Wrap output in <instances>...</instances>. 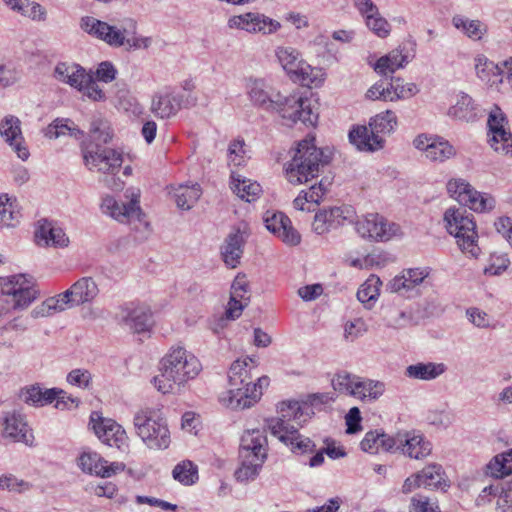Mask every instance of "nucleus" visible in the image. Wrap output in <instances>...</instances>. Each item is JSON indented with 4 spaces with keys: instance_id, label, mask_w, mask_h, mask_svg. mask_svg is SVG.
<instances>
[{
    "instance_id": "1",
    "label": "nucleus",
    "mask_w": 512,
    "mask_h": 512,
    "mask_svg": "<svg viewBox=\"0 0 512 512\" xmlns=\"http://www.w3.org/2000/svg\"><path fill=\"white\" fill-rule=\"evenodd\" d=\"M248 94L255 105L267 111L278 112L292 124L300 121L304 125L315 126L317 123L318 114L313 111L309 99L297 95H283L263 79L253 80Z\"/></svg>"
},
{
    "instance_id": "2",
    "label": "nucleus",
    "mask_w": 512,
    "mask_h": 512,
    "mask_svg": "<svg viewBox=\"0 0 512 512\" xmlns=\"http://www.w3.org/2000/svg\"><path fill=\"white\" fill-rule=\"evenodd\" d=\"M202 370L197 357L181 346L172 347L160 362V374L152 380L155 388L163 393H172L184 386Z\"/></svg>"
},
{
    "instance_id": "3",
    "label": "nucleus",
    "mask_w": 512,
    "mask_h": 512,
    "mask_svg": "<svg viewBox=\"0 0 512 512\" xmlns=\"http://www.w3.org/2000/svg\"><path fill=\"white\" fill-rule=\"evenodd\" d=\"M252 359L234 361L228 372V390L221 396V402L232 409L251 407L260 399L262 387L269 385V378L262 376L252 384L249 363Z\"/></svg>"
},
{
    "instance_id": "4",
    "label": "nucleus",
    "mask_w": 512,
    "mask_h": 512,
    "mask_svg": "<svg viewBox=\"0 0 512 512\" xmlns=\"http://www.w3.org/2000/svg\"><path fill=\"white\" fill-rule=\"evenodd\" d=\"M306 407L308 408L307 402L301 405L298 401H283L278 407L280 416L269 422L271 434L290 446L291 451L296 454L313 452L316 447L310 438L298 432V426L306 421L303 418Z\"/></svg>"
},
{
    "instance_id": "5",
    "label": "nucleus",
    "mask_w": 512,
    "mask_h": 512,
    "mask_svg": "<svg viewBox=\"0 0 512 512\" xmlns=\"http://www.w3.org/2000/svg\"><path fill=\"white\" fill-rule=\"evenodd\" d=\"M80 28L111 47L126 46L127 51L147 49L152 43L150 37L136 36L137 22L132 18H127L120 26H116L92 16H84L80 20Z\"/></svg>"
},
{
    "instance_id": "6",
    "label": "nucleus",
    "mask_w": 512,
    "mask_h": 512,
    "mask_svg": "<svg viewBox=\"0 0 512 512\" xmlns=\"http://www.w3.org/2000/svg\"><path fill=\"white\" fill-rule=\"evenodd\" d=\"M314 141L313 137L300 141L292 159L286 165V177L291 184L299 185L310 181L319 175L320 168L330 162V153L317 148Z\"/></svg>"
},
{
    "instance_id": "7",
    "label": "nucleus",
    "mask_w": 512,
    "mask_h": 512,
    "mask_svg": "<svg viewBox=\"0 0 512 512\" xmlns=\"http://www.w3.org/2000/svg\"><path fill=\"white\" fill-rule=\"evenodd\" d=\"M136 434L149 449L163 450L170 445V431L160 410L141 408L133 418Z\"/></svg>"
},
{
    "instance_id": "8",
    "label": "nucleus",
    "mask_w": 512,
    "mask_h": 512,
    "mask_svg": "<svg viewBox=\"0 0 512 512\" xmlns=\"http://www.w3.org/2000/svg\"><path fill=\"white\" fill-rule=\"evenodd\" d=\"M443 220L448 233L456 238L460 250L471 257H477L480 248L473 215L463 207H450L445 211Z\"/></svg>"
},
{
    "instance_id": "9",
    "label": "nucleus",
    "mask_w": 512,
    "mask_h": 512,
    "mask_svg": "<svg viewBox=\"0 0 512 512\" xmlns=\"http://www.w3.org/2000/svg\"><path fill=\"white\" fill-rule=\"evenodd\" d=\"M125 197L129 199L127 203L119 202L112 196L103 198L101 204L103 213L110 215L118 222L133 225L135 230H140L141 227L147 229L149 223L145 220V214L142 212L139 205V190H127Z\"/></svg>"
},
{
    "instance_id": "10",
    "label": "nucleus",
    "mask_w": 512,
    "mask_h": 512,
    "mask_svg": "<svg viewBox=\"0 0 512 512\" xmlns=\"http://www.w3.org/2000/svg\"><path fill=\"white\" fill-rule=\"evenodd\" d=\"M84 163L91 171L104 174L117 173L123 163L122 154L115 149L102 147L98 143H88L82 146Z\"/></svg>"
},
{
    "instance_id": "11",
    "label": "nucleus",
    "mask_w": 512,
    "mask_h": 512,
    "mask_svg": "<svg viewBox=\"0 0 512 512\" xmlns=\"http://www.w3.org/2000/svg\"><path fill=\"white\" fill-rule=\"evenodd\" d=\"M118 324L134 333L148 331L152 326V312L148 305L138 302H128L119 306L115 313Z\"/></svg>"
},
{
    "instance_id": "12",
    "label": "nucleus",
    "mask_w": 512,
    "mask_h": 512,
    "mask_svg": "<svg viewBox=\"0 0 512 512\" xmlns=\"http://www.w3.org/2000/svg\"><path fill=\"white\" fill-rule=\"evenodd\" d=\"M276 56L283 69L294 81H299L304 85H310L315 81L314 68L300 58V53L296 49L278 47Z\"/></svg>"
},
{
    "instance_id": "13",
    "label": "nucleus",
    "mask_w": 512,
    "mask_h": 512,
    "mask_svg": "<svg viewBox=\"0 0 512 512\" xmlns=\"http://www.w3.org/2000/svg\"><path fill=\"white\" fill-rule=\"evenodd\" d=\"M356 231L363 238L375 241H389L395 236L401 235L400 226L388 222L379 214H368L356 222Z\"/></svg>"
},
{
    "instance_id": "14",
    "label": "nucleus",
    "mask_w": 512,
    "mask_h": 512,
    "mask_svg": "<svg viewBox=\"0 0 512 512\" xmlns=\"http://www.w3.org/2000/svg\"><path fill=\"white\" fill-rule=\"evenodd\" d=\"M90 422L95 434L103 443L118 449L127 446L128 437L126 431L114 420L102 418L97 413H93Z\"/></svg>"
},
{
    "instance_id": "15",
    "label": "nucleus",
    "mask_w": 512,
    "mask_h": 512,
    "mask_svg": "<svg viewBox=\"0 0 512 512\" xmlns=\"http://www.w3.org/2000/svg\"><path fill=\"white\" fill-rule=\"evenodd\" d=\"M0 135L21 160L26 161L29 158L30 153L22 134L19 118L13 115L5 116L0 122Z\"/></svg>"
},
{
    "instance_id": "16",
    "label": "nucleus",
    "mask_w": 512,
    "mask_h": 512,
    "mask_svg": "<svg viewBox=\"0 0 512 512\" xmlns=\"http://www.w3.org/2000/svg\"><path fill=\"white\" fill-rule=\"evenodd\" d=\"M428 268H409L402 271V274L396 276L390 283L389 288L392 292L402 296L412 297L418 294V286L428 277Z\"/></svg>"
},
{
    "instance_id": "17",
    "label": "nucleus",
    "mask_w": 512,
    "mask_h": 512,
    "mask_svg": "<svg viewBox=\"0 0 512 512\" xmlns=\"http://www.w3.org/2000/svg\"><path fill=\"white\" fill-rule=\"evenodd\" d=\"M266 228L277 235L284 243L295 246L301 242L300 233L292 226L291 220L282 212H267L264 218Z\"/></svg>"
},
{
    "instance_id": "18",
    "label": "nucleus",
    "mask_w": 512,
    "mask_h": 512,
    "mask_svg": "<svg viewBox=\"0 0 512 512\" xmlns=\"http://www.w3.org/2000/svg\"><path fill=\"white\" fill-rule=\"evenodd\" d=\"M60 394H65V391L57 388L42 389L39 385H32L21 390L20 398L25 403L36 407L50 404L56 400L55 407L62 408V405L66 406V402L64 396H60Z\"/></svg>"
},
{
    "instance_id": "19",
    "label": "nucleus",
    "mask_w": 512,
    "mask_h": 512,
    "mask_svg": "<svg viewBox=\"0 0 512 512\" xmlns=\"http://www.w3.org/2000/svg\"><path fill=\"white\" fill-rule=\"evenodd\" d=\"M268 440L264 430L252 429L243 433L240 440L239 457H263L266 460Z\"/></svg>"
},
{
    "instance_id": "20",
    "label": "nucleus",
    "mask_w": 512,
    "mask_h": 512,
    "mask_svg": "<svg viewBox=\"0 0 512 512\" xmlns=\"http://www.w3.org/2000/svg\"><path fill=\"white\" fill-rule=\"evenodd\" d=\"M349 213L350 209L344 207L321 209L314 216L312 230L318 235L328 233L332 229L343 225L344 221L349 218Z\"/></svg>"
},
{
    "instance_id": "21",
    "label": "nucleus",
    "mask_w": 512,
    "mask_h": 512,
    "mask_svg": "<svg viewBox=\"0 0 512 512\" xmlns=\"http://www.w3.org/2000/svg\"><path fill=\"white\" fill-rule=\"evenodd\" d=\"M78 465L82 471L101 477H111L124 469L122 463L108 464V461L95 452H83L78 459Z\"/></svg>"
},
{
    "instance_id": "22",
    "label": "nucleus",
    "mask_w": 512,
    "mask_h": 512,
    "mask_svg": "<svg viewBox=\"0 0 512 512\" xmlns=\"http://www.w3.org/2000/svg\"><path fill=\"white\" fill-rule=\"evenodd\" d=\"M181 104L182 96L175 94L170 88H166L152 97L150 110L156 117L168 119L178 113Z\"/></svg>"
},
{
    "instance_id": "23",
    "label": "nucleus",
    "mask_w": 512,
    "mask_h": 512,
    "mask_svg": "<svg viewBox=\"0 0 512 512\" xmlns=\"http://www.w3.org/2000/svg\"><path fill=\"white\" fill-rule=\"evenodd\" d=\"M250 302V291L248 288V281L245 275H237L231 285V295L226 310V317L228 319L238 318L243 309Z\"/></svg>"
},
{
    "instance_id": "24",
    "label": "nucleus",
    "mask_w": 512,
    "mask_h": 512,
    "mask_svg": "<svg viewBox=\"0 0 512 512\" xmlns=\"http://www.w3.org/2000/svg\"><path fill=\"white\" fill-rule=\"evenodd\" d=\"M35 240L38 245L60 248L68 246L69 243V238L66 236L63 229L55 226L46 219H42L38 222V227L35 231Z\"/></svg>"
},
{
    "instance_id": "25",
    "label": "nucleus",
    "mask_w": 512,
    "mask_h": 512,
    "mask_svg": "<svg viewBox=\"0 0 512 512\" xmlns=\"http://www.w3.org/2000/svg\"><path fill=\"white\" fill-rule=\"evenodd\" d=\"M432 444L414 431L403 432L400 452L413 459H423L431 454Z\"/></svg>"
},
{
    "instance_id": "26",
    "label": "nucleus",
    "mask_w": 512,
    "mask_h": 512,
    "mask_svg": "<svg viewBox=\"0 0 512 512\" xmlns=\"http://www.w3.org/2000/svg\"><path fill=\"white\" fill-rule=\"evenodd\" d=\"M245 238L240 228L233 229L225 238L221 246V255L224 263L235 268L240 263L243 254Z\"/></svg>"
},
{
    "instance_id": "27",
    "label": "nucleus",
    "mask_w": 512,
    "mask_h": 512,
    "mask_svg": "<svg viewBox=\"0 0 512 512\" xmlns=\"http://www.w3.org/2000/svg\"><path fill=\"white\" fill-rule=\"evenodd\" d=\"M4 425L5 437L12 438L17 442H23L28 446L33 445L34 436L21 414L16 412L7 414Z\"/></svg>"
},
{
    "instance_id": "28",
    "label": "nucleus",
    "mask_w": 512,
    "mask_h": 512,
    "mask_svg": "<svg viewBox=\"0 0 512 512\" xmlns=\"http://www.w3.org/2000/svg\"><path fill=\"white\" fill-rule=\"evenodd\" d=\"M87 75L85 69L78 64L61 62L54 69V76L57 80L69 84L79 91L82 90Z\"/></svg>"
},
{
    "instance_id": "29",
    "label": "nucleus",
    "mask_w": 512,
    "mask_h": 512,
    "mask_svg": "<svg viewBox=\"0 0 512 512\" xmlns=\"http://www.w3.org/2000/svg\"><path fill=\"white\" fill-rule=\"evenodd\" d=\"M397 123V118L394 112L387 110L373 117L369 122L371 128L372 139L374 144H378V147L382 148L383 138L382 135L390 134Z\"/></svg>"
},
{
    "instance_id": "30",
    "label": "nucleus",
    "mask_w": 512,
    "mask_h": 512,
    "mask_svg": "<svg viewBox=\"0 0 512 512\" xmlns=\"http://www.w3.org/2000/svg\"><path fill=\"white\" fill-rule=\"evenodd\" d=\"M447 367L444 363L418 362L406 367L405 375L411 379L431 381L445 373Z\"/></svg>"
},
{
    "instance_id": "31",
    "label": "nucleus",
    "mask_w": 512,
    "mask_h": 512,
    "mask_svg": "<svg viewBox=\"0 0 512 512\" xmlns=\"http://www.w3.org/2000/svg\"><path fill=\"white\" fill-rule=\"evenodd\" d=\"M68 290L75 306L91 302L98 294V287L91 277L79 279Z\"/></svg>"
},
{
    "instance_id": "32",
    "label": "nucleus",
    "mask_w": 512,
    "mask_h": 512,
    "mask_svg": "<svg viewBox=\"0 0 512 512\" xmlns=\"http://www.w3.org/2000/svg\"><path fill=\"white\" fill-rule=\"evenodd\" d=\"M420 477V484L428 489H441L445 490L448 487L447 480L444 478V470L441 465L437 463L429 464L417 473V478Z\"/></svg>"
},
{
    "instance_id": "33",
    "label": "nucleus",
    "mask_w": 512,
    "mask_h": 512,
    "mask_svg": "<svg viewBox=\"0 0 512 512\" xmlns=\"http://www.w3.org/2000/svg\"><path fill=\"white\" fill-rule=\"evenodd\" d=\"M44 135L49 139H57L61 136L69 135L79 140L84 137V131L79 129L68 118H56L45 128Z\"/></svg>"
},
{
    "instance_id": "34",
    "label": "nucleus",
    "mask_w": 512,
    "mask_h": 512,
    "mask_svg": "<svg viewBox=\"0 0 512 512\" xmlns=\"http://www.w3.org/2000/svg\"><path fill=\"white\" fill-rule=\"evenodd\" d=\"M408 63L407 55L403 54L402 49L392 50L385 56L380 57L375 63L374 70L383 76L393 74L397 69L402 68Z\"/></svg>"
},
{
    "instance_id": "35",
    "label": "nucleus",
    "mask_w": 512,
    "mask_h": 512,
    "mask_svg": "<svg viewBox=\"0 0 512 512\" xmlns=\"http://www.w3.org/2000/svg\"><path fill=\"white\" fill-rule=\"evenodd\" d=\"M385 392V384L371 379L359 377L353 397L361 401H375Z\"/></svg>"
},
{
    "instance_id": "36",
    "label": "nucleus",
    "mask_w": 512,
    "mask_h": 512,
    "mask_svg": "<svg viewBox=\"0 0 512 512\" xmlns=\"http://www.w3.org/2000/svg\"><path fill=\"white\" fill-rule=\"evenodd\" d=\"M448 115L459 120L469 121L476 117L477 107L466 93H460L457 102L449 108Z\"/></svg>"
},
{
    "instance_id": "37",
    "label": "nucleus",
    "mask_w": 512,
    "mask_h": 512,
    "mask_svg": "<svg viewBox=\"0 0 512 512\" xmlns=\"http://www.w3.org/2000/svg\"><path fill=\"white\" fill-rule=\"evenodd\" d=\"M231 179V188L233 192L247 202L256 200L262 192L261 186L257 182L240 179V175H236L234 173H232Z\"/></svg>"
},
{
    "instance_id": "38",
    "label": "nucleus",
    "mask_w": 512,
    "mask_h": 512,
    "mask_svg": "<svg viewBox=\"0 0 512 512\" xmlns=\"http://www.w3.org/2000/svg\"><path fill=\"white\" fill-rule=\"evenodd\" d=\"M239 458L241 463L234 474L236 480L241 483H247L254 480L259 475V472L265 462L263 457L256 456V458Z\"/></svg>"
},
{
    "instance_id": "39",
    "label": "nucleus",
    "mask_w": 512,
    "mask_h": 512,
    "mask_svg": "<svg viewBox=\"0 0 512 512\" xmlns=\"http://www.w3.org/2000/svg\"><path fill=\"white\" fill-rule=\"evenodd\" d=\"M202 194L198 184L192 186L180 185L174 189V198L178 208L182 210H190L199 200Z\"/></svg>"
},
{
    "instance_id": "40",
    "label": "nucleus",
    "mask_w": 512,
    "mask_h": 512,
    "mask_svg": "<svg viewBox=\"0 0 512 512\" xmlns=\"http://www.w3.org/2000/svg\"><path fill=\"white\" fill-rule=\"evenodd\" d=\"M486 468L487 475L495 478L512 474V450L496 455Z\"/></svg>"
},
{
    "instance_id": "41",
    "label": "nucleus",
    "mask_w": 512,
    "mask_h": 512,
    "mask_svg": "<svg viewBox=\"0 0 512 512\" xmlns=\"http://www.w3.org/2000/svg\"><path fill=\"white\" fill-rule=\"evenodd\" d=\"M350 142L362 151H375L380 149L378 144H374L371 128L366 126H357L349 132Z\"/></svg>"
},
{
    "instance_id": "42",
    "label": "nucleus",
    "mask_w": 512,
    "mask_h": 512,
    "mask_svg": "<svg viewBox=\"0 0 512 512\" xmlns=\"http://www.w3.org/2000/svg\"><path fill=\"white\" fill-rule=\"evenodd\" d=\"M456 154L455 148L442 137H435L432 146L428 149L426 157L431 161L444 162Z\"/></svg>"
},
{
    "instance_id": "43",
    "label": "nucleus",
    "mask_w": 512,
    "mask_h": 512,
    "mask_svg": "<svg viewBox=\"0 0 512 512\" xmlns=\"http://www.w3.org/2000/svg\"><path fill=\"white\" fill-rule=\"evenodd\" d=\"M382 282L376 275H371L358 289L357 299L363 303L367 308L371 307L379 296L380 286Z\"/></svg>"
},
{
    "instance_id": "44",
    "label": "nucleus",
    "mask_w": 512,
    "mask_h": 512,
    "mask_svg": "<svg viewBox=\"0 0 512 512\" xmlns=\"http://www.w3.org/2000/svg\"><path fill=\"white\" fill-rule=\"evenodd\" d=\"M461 205L467 206L476 212H485L493 209L495 200L493 197L473 189L467 197L462 196Z\"/></svg>"
},
{
    "instance_id": "45",
    "label": "nucleus",
    "mask_w": 512,
    "mask_h": 512,
    "mask_svg": "<svg viewBox=\"0 0 512 512\" xmlns=\"http://www.w3.org/2000/svg\"><path fill=\"white\" fill-rule=\"evenodd\" d=\"M411 315L395 306H387L383 309V321L387 327L402 329L411 323Z\"/></svg>"
},
{
    "instance_id": "46",
    "label": "nucleus",
    "mask_w": 512,
    "mask_h": 512,
    "mask_svg": "<svg viewBox=\"0 0 512 512\" xmlns=\"http://www.w3.org/2000/svg\"><path fill=\"white\" fill-rule=\"evenodd\" d=\"M172 475L181 484L192 485L198 480V469L193 462L185 460L174 467Z\"/></svg>"
},
{
    "instance_id": "47",
    "label": "nucleus",
    "mask_w": 512,
    "mask_h": 512,
    "mask_svg": "<svg viewBox=\"0 0 512 512\" xmlns=\"http://www.w3.org/2000/svg\"><path fill=\"white\" fill-rule=\"evenodd\" d=\"M453 25L462 30L468 37L479 40L486 31L485 26L479 20H469L462 16H454Z\"/></svg>"
},
{
    "instance_id": "48",
    "label": "nucleus",
    "mask_w": 512,
    "mask_h": 512,
    "mask_svg": "<svg viewBox=\"0 0 512 512\" xmlns=\"http://www.w3.org/2000/svg\"><path fill=\"white\" fill-rule=\"evenodd\" d=\"M358 379L359 376L342 371L334 375L331 383L335 391L353 396Z\"/></svg>"
},
{
    "instance_id": "49",
    "label": "nucleus",
    "mask_w": 512,
    "mask_h": 512,
    "mask_svg": "<svg viewBox=\"0 0 512 512\" xmlns=\"http://www.w3.org/2000/svg\"><path fill=\"white\" fill-rule=\"evenodd\" d=\"M281 27V24L263 14L252 13L250 32L272 34Z\"/></svg>"
},
{
    "instance_id": "50",
    "label": "nucleus",
    "mask_w": 512,
    "mask_h": 512,
    "mask_svg": "<svg viewBox=\"0 0 512 512\" xmlns=\"http://www.w3.org/2000/svg\"><path fill=\"white\" fill-rule=\"evenodd\" d=\"M90 143H98L101 145L108 143L112 139V131L107 121L97 118L93 119L90 124Z\"/></svg>"
},
{
    "instance_id": "51",
    "label": "nucleus",
    "mask_w": 512,
    "mask_h": 512,
    "mask_svg": "<svg viewBox=\"0 0 512 512\" xmlns=\"http://www.w3.org/2000/svg\"><path fill=\"white\" fill-rule=\"evenodd\" d=\"M17 292L13 298L14 309L27 308L37 297V291L33 287L30 280H28L22 287L17 288Z\"/></svg>"
},
{
    "instance_id": "52",
    "label": "nucleus",
    "mask_w": 512,
    "mask_h": 512,
    "mask_svg": "<svg viewBox=\"0 0 512 512\" xmlns=\"http://www.w3.org/2000/svg\"><path fill=\"white\" fill-rule=\"evenodd\" d=\"M20 213L13 209V203L7 195L0 196V221L5 226H15L19 222Z\"/></svg>"
},
{
    "instance_id": "53",
    "label": "nucleus",
    "mask_w": 512,
    "mask_h": 512,
    "mask_svg": "<svg viewBox=\"0 0 512 512\" xmlns=\"http://www.w3.org/2000/svg\"><path fill=\"white\" fill-rule=\"evenodd\" d=\"M491 147L506 155L512 156V134L506 130H499L495 136L489 140Z\"/></svg>"
},
{
    "instance_id": "54",
    "label": "nucleus",
    "mask_w": 512,
    "mask_h": 512,
    "mask_svg": "<svg viewBox=\"0 0 512 512\" xmlns=\"http://www.w3.org/2000/svg\"><path fill=\"white\" fill-rule=\"evenodd\" d=\"M28 279L23 274L0 278V292L3 295L14 296L18 287H22Z\"/></svg>"
},
{
    "instance_id": "55",
    "label": "nucleus",
    "mask_w": 512,
    "mask_h": 512,
    "mask_svg": "<svg viewBox=\"0 0 512 512\" xmlns=\"http://www.w3.org/2000/svg\"><path fill=\"white\" fill-rule=\"evenodd\" d=\"M365 20L367 27L377 36L384 38L390 33L389 23L379 14V12H377V14H370Z\"/></svg>"
},
{
    "instance_id": "56",
    "label": "nucleus",
    "mask_w": 512,
    "mask_h": 512,
    "mask_svg": "<svg viewBox=\"0 0 512 512\" xmlns=\"http://www.w3.org/2000/svg\"><path fill=\"white\" fill-rule=\"evenodd\" d=\"M510 261L505 254H493L490 257L489 265L484 268V273L490 276L502 274L509 266Z\"/></svg>"
},
{
    "instance_id": "57",
    "label": "nucleus",
    "mask_w": 512,
    "mask_h": 512,
    "mask_svg": "<svg viewBox=\"0 0 512 512\" xmlns=\"http://www.w3.org/2000/svg\"><path fill=\"white\" fill-rule=\"evenodd\" d=\"M391 89L399 99L412 97L419 92L415 83L404 84L402 79L394 77H391Z\"/></svg>"
},
{
    "instance_id": "58",
    "label": "nucleus",
    "mask_w": 512,
    "mask_h": 512,
    "mask_svg": "<svg viewBox=\"0 0 512 512\" xmlns=\"http://www.w3.org/2000/svg\"><path fill=\"white\" fill-rule=\"evenodd\" d=\"M474 188L463 179H452L447 183V191L451 197L455 198L460 204L462 196H468Z\"/></svg>"
},
{
    "instance_id": "59",
    "label": "nucleus",
    "mask_w": 512,
    "mask_h": 512,
    "mask_svg": "<svg viewBox=\"0 0 512 512\" xmlns=\"http://www.w3.org/2000/svg\"><path fill=\"white\" fill-rule=\"evenodd\" d=\"M29 488L30 484L28 482L18 479L12 474L0 476V489L21 493L29 490Z\"/></svg>"
},
{
    "instance_id": "60",
    "label": "nucleus",
    "mask_w": 512,
    "mask_h": 512,
    "mask_svg": "<svg viewBox=\"0 0 512 512\" xmlns=\"http://www.w3.org/2000/svg\"><path fill=\"white\" fill-rule=\"evenodd\" d=\"M367 331V325L361 318L348 321L344 327V337L347 340L354 341Z\"/></svg>"
},
{
    "instance_id": "61",
    "label": "nucleus",
    "mask_w": 512,
    "mask_h": 512,
    "mask_svg": "<svg viewBox=\"0 0 512 512\" xmlns=\"http://www.w3.org/2000/svg\"><path fill=\"white\" fill-rule=\"evenodd\" d=\"M84 95L90 98L93 101H102L105 99V93L100 88V86L96 83L93 76L88 74L85 78V82L82 90Z\"/></svg>"
},
{
    "instance_id": "62",
    "label": "nucleus",
    "mask_w": 512,
    "mask_h": 512,
    "mask_svg": "<svg viewBox=\"0 0 512 512\" xmlns=\"http://www.w3.org/2000/svg\"><path fill=\"white\" fill-rule=\"evenodd\" d=\"M244 141L237 139L230 143L228 147V160L234 166H240L244 163Z\"/></svg>"
},
{
    "instance_id": "63",
    "label": "nucleus",
    "mask_w": 512,
    "mask_h": 512,
    "mask_svg": "<svg viewBox=\"0 0 512 512\" xmlns=\"http://www.w3.org/2000/svg\"><path fill=\"white\" fill-rule=\"evenodd\" d=\"M402 435L403 432H398L394 436L387 435L385 433H380V448L386 452L395 453L400 451L402 445Z\"/></svg>"
},
{
    "instance_id": "64",
    "label": "nucleus",
    "mask_w": 512,
    "mask_h": 512,
    "mask_svg": "<svg viewBox=\"0 0 512 512\" xmlns=\"http://www.w3.org/2000/svg\"><path fill=\"white\" fill-rule=\"evenodd\" d=\"M411 506L414 512H437L439 506L435 502L421 494L415 495L411 500Z\"/></svg>"
}]
</instances>
